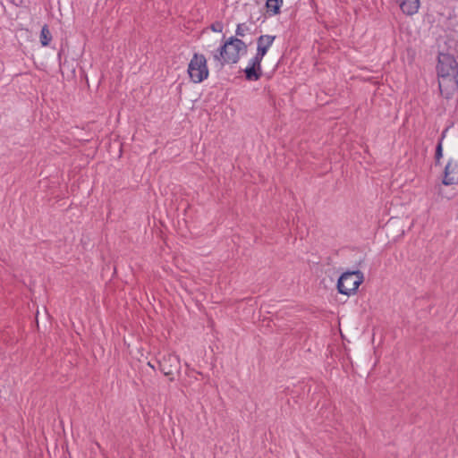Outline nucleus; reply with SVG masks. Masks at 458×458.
Masks as SVG:
<instances>
[{"mask_svg": "<svg viewBox=\"0 0 458 458\" xmlns=\"http://www.w3.org/2000/svg\"><path fill=\"white\" fill-rule=\"evenodd\" d=\"M437 73L439 77V88L457 86L458 64L454 56L447 54H441L438 57Z\"/></svg>", "mask_w": 458, "mask_h": 458, "instance_id": "f257e3e1", "label": "nucleus"}, {"mask_svg": "<svg viewBox=\"0 0 458 458\" xmlns=\"http://www.w3.org/2000/svg\"><path fill=\"white\" fill-rule=\"evenodd\" d=\"M247 47L245 43L236 38H230L224 46L219 49V52L214 55V59L224 64H235L240 59L241 54L246 52Z\"/></svg>", "mask_w": 458, "mask_h": 458, "instance_id": "f03ea898", "label": "nucleus"}, {"mask_svg": "<svg viewBox=\"0 0 458 458\" xmlns=\"http://www.w3.org/2000/svg\"><path fill=\"white\" fill-rule=\"evenodd\" d=\"M188 74L193 83H200L209 75L207 59L203 55L194 54L188 64Z\"/></svg>", "mask_w": 458, "mask_h": 458, "instance_id": "7ed1b4c3", "label": "nucleus"}, {"mask_svg": "<svg viewBox=\"0 0 458 458\" xmlns=\"http://www.w3.org/2000/svg\"><path fill=\"white\" fill-rule=\"evenodd\" d=\"M363 279V274L360 270L345 272L338 279L337 289L340 293L350 295L356 292Z\"/></svg>", "mask_w": 458, "mask_h": 458, "instance_id": "20e7f679", "label": "nucleus"}, {"mask_svg": "<svg viewBox=\"0 0 458 458\" xmlns=\"http://www.w3.org/2000/svg\"><path fill=\"white\" fill-rule=\"evenodd\" d=\"M159 369L166 377L173 376L175 372L179 373L181 370L179 357L174 354L165 355L159 360Z\"/></svg>", "mask_w": 458, "mask_h": 458, "instance_id": "39448f33", "label": "nucleus"}, {"mask_svg": "<svg viewBox=\"0 0 458 458\" xmlns=\"http://www.w3.org/2000/svg\"><path fill=\"white\" fill-rule=\"evenodd\" d=\"M443 184H458V159L450 160L445 168Z\"/></svg>", "mask_w": 458, "mask_h": 458, "instance_id": "423d86ee", "label": "nucleus"}, {"mask_svg": "<svg viewBox=\"0 0 458 458\" xmlns=\"http://www.w3.org/2000/svg\"><path fill=\"white\" fill-rule=\"evenodd\" d=\"M401 10L407 15H412L418 13L420 8V0H398Z\"/></svg>", "mask_w": 458, "mask_h": 458, "instance_id": "0eeeda50", "label": "nucleus"}, {"mask_svg": "<svg viewBox=\"0 0 458 458\" xmlns=\"http://www.w3.org/2000/svg\"><path fill=\"white\" fill-rule=\"evenodd\" d=\"M274 40H275V36H270V35L260 36L258 38L257 53H259V55L265 56V55L267 53V50L272 46Z\"/></svg>", "mask_w": 458, "mask_h": 458, "instance_id": "6e6552de", "label": "nucleus"}, {"mask_svg": "<svg viewBox=\"0 0 458 458\" xmlns=\"http://www.w3.org/2000/svg\"><path fill=\"white\" fill-rule=\"evenodd\" d=\"M244 72L246 79L249 81H258L262 74L261 69L250 65H249Z\"/></svg>", "mask_w": 458, "mask_h": 458, "instance_id": "1a4fd4ad", "label": "nucleus"}, {"mask_svg": "<svg viewBox=\"0 0 458 458\" xmlns=\"http://www.w3.org/2000/svg\"><path fill=\"white\" fill-rule=\"evenodd\" d=\"M52 39V37H51V33L48 30V27L47 25H44L41 29V32H40V42H41V45L46 47L49 44V42L51 41Z\"/></svg>", "mask_w": 458, "mask_h": 458, "instance_id": "9d476101", "label": "nucleus"}, {"mask_svg": "<svg viewBox=\"0 0 458 458\" xmlns=\"http://www.w3.org/2000/svg\"><path fill=\"white\" fill-rule=\"evenodd\" d=\"M283 4V0H267V7L269 11L273 12L274 14L279 13L280 7Z\"/></svg>", "mask_w": 458, "mask_h": 458, "instance_id": "9b49d317", "label": "nucleus"}, {"mask_svg": "<svg viewBox=\"0 0 458 458\" xmlns=\"http://www.w3.org/2000/svg\"><path fill=\"white\" fill-rule=\"evenodd\" d=\"M263 57V55H259V54L257 53L256 55L250 61L249 65L261 69V61Z\"/></svg>", "mask_w": 458, "mask_h": 458, "instance_id": "f8f14e48", "label": "nucleus"}, {"mask_svg": "<svg viewBox=\"0 0 458 458\" xmlns=\"http://www.w3.org/2000/svg\"><path fill=\"white\" fill-rule=\"evenodd\" d=\"M249 30H250V29L246 24H244V23L238 24L237 29H236V35L239 37H244L245 34Z\"/></svg>", "mask_w": 458, "mask_h": 458, "instance_id": "ddd939ff", "label": "nucleus"}, {"mask_svg": "<svg viewBox=\"0 0 458 458\" xmlns=\"http://www.w3.org/2000/svg\"><path fill=\"white\" fill-rule=\"evenodd\" d=\"M224 29V25L220 21L214 22L211 25V30L215 32H222Z\"/></svg>", "mask_w": 458, "mask_h": 458, "instance_id": "4468645a", "label": "nucleus"}, {"mask_svg": "<svg viewBox=\"0 0 458 458\" xmlns=\"http://www.w3.org/2000/svg\"><path fill=\"white\" fill-rule=\"evenodd\" d=\"M443 157V148H442V140L439 141V143L437 146L436 149V159L438 161Z\"/></svg>", "mask_w": 458, "mask_h": 458, "instance_id": "2eb2a0df", "label": "nucleus"}, {"mask_svg": "<svg viewBox=\"0 0 458 458\" xmlns=\"http://www.w3.org/2000/svg\"><path fill=\"white\" fill-rule=\"evenodd\" d=\"M148 366L151 368H154V366H152V364H150V362H148Z\"/></svg>", "mask_w": 458, "mask_h": 458, "instance_id": "dca6fc26", "label": "nucleus"}]
</instances>
